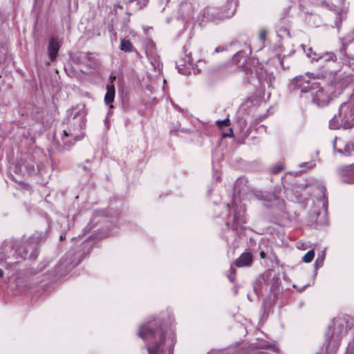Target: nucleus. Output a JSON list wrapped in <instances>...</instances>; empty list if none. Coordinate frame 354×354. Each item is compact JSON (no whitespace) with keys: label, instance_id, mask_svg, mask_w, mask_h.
<instances>
[{"label":"nucleus","instance_id":"5701e85b","mask_svg":"<svg viewBox=\"0 0 354 354\" xmlns=\"http://www.w3.org/2000/svg\"><path fill=\"white\" fill-rule=\"evenodd\" d=\"M185 55V62L190 66H193L194 59L192 57L191 52H188V49L185 47L184 48Z\"/></svg>","mask_w":354,"mask_h":354},{"label":"nucleus","instance_id":"bb28decb","mask_svg":"<svg viewBox=\"0 0 354 354\" xmlns=\"http://www.w3.org/2000/svg\"><path fill=\"white\" fill-rule=\"evenodd\" d=\"M235 269L233 267H230V274L228 275V278L231 281H234L235 279L234 274H235Z\"/></svg>","mask_w":354,"mask_h":354},{"label":"nucleus","instance_id":"4be33fe9","mask_svg":"<svg viewBox=\"0 0 354 354\" xmlns=\"http://www.w3.org/2000/svg\"><path fill=\"white\" fill-rule=\"evenodd\" d=\"M207 354H234V349H222V350H215L212 349Z\"/></svg>","mask_w":354,"mask_h":354},{"label":"nucleus","instance_id":"9d476101","mask_svg":"<svg viewBox=\"0 0 354 354\" xmlns=\"http://www.w3.org/2000/svg\"><path fill=\"white\" fill-rule=\"evenodd\" d=\"M247 55L244 51L237 52L233 57V62L238 66V68H241L245 72L247 75L253 74V69L250 64L246 61L245 57Z\"/></svg>","mask_w":354,"mask_h":354},{"label":"nucleus","instance_id":"393cba45","mask_svg":"<svg viewBox=\"0 0 354 354\" xmlns=\"http://www.w3.org/2000/svg\"><path fill=\"white\" fill-rule=\"evenodd\" d=\"M216 123L220 127H221L223 126L228 127L230 124V121L229 119L227 118L223 120H218L216 122Z\"/></svg>","mask_w":354,"mask_h":354},{"label":"nucleus","instance_id":"1a4fd4ad","mask_svg":"<svg viewBox=\"0 0 354 354\" xmlns=\"http://www.w3.org/2000/svg\"><path fill=\"white\" fill-rule=\"evenodd\" d=\"M337 174L342 182L354 183V163L339 167L337 169Z\"/></svg>","mask_w":354,"mask_h":354},{"label":"nucleus","instance_id":"423d86ee","mask_svg":"<svg viewBox=\"0 0 354 354\" xmlns=\"http://www.w3.org/2000/svg\"><path fill=\"white\" fill-rule=\"evenodd\" d=\"M312 102L318 107L327 106L331 100L330 92L321 86L320 83L313 84Z\"/></svg>","mask_w":354,"mask_h":354},{"label":"nucleus","instance_id":"ddd939ff","mask_svg":"<svg viewBox=\"0 0 354 354\" xmlns=\"http://www.w3.org/2000/svg\"><path fill=\"white\" fill-rule=\"evenodd\" d=\"M237 6L236 0H227L226 4L221 9L222 17H231L235 12Z\"/></svg>","mask_w":354,"mask_h":354},{"label":"nucleus","instance_id":"b1692460","mask_svg":"<svg viewBox=\"0 0 354 354\" xmlns=\"http://www.w3.org/2000/svg\"><path fill=\"white\" fill-rule=\"evenodd\" d=\"M315 257V252L314 250H309L304 257H303V261L305 263H310L313 261V258Z\"/></svg>","mask_w":354,"mask_h":354},{"label":"nucleus","instance_id":"c756f323","mask_svg":"<svg viewBox=\"0 0 354 354\" xmlns=\"http://www.w3.org/2000/svg\"><path fill=\"white\" fill-rule=\"evenodd\" d=\"M223 137H233L234 136V133H233L232 129L231 128H230L229 129V132L223 133Z\"/></svg>","mask_w":354,"mask_h":354},{"label":"nucleus","instance_id":"c03bdc74","mask_svg":"<svg viewBox=\"0 0 354 354\" xmlns=\"http://www.w3.org/2000/svg\"><path fill=\"white\" fill-rule=\"evenodd\" d=\"M316 354H322V353H316Z\"/></svg>","mask_w":354,"mask_h":354},{"label":"nucleus","instance_id":"37998d69","mask_svg":"<svg viewBox=\"0 0 354 354\" xmlns=\"http://www.w3.org/2000/svg\"><path fill=\"white\" fill-rule=\"evenodd\" d=\"M248 82H250V77H248Z\"/></svg>","mask_w":354,"mask_h":354},{"label":"nucleus","instance_id":"c85d7f7f","mask_svg":"<svg viewBox=\"0 0 354 354\" xmlns=\"http://www.w3.org/2000/svg\"><path fill=\"white\" fill-rule=\"evenodd\" d=\"M308 50H309L308 53H306L308 57H311L312 59H313V57H319L316 55L315 53H313V50L311 48H309Z\"/></svg>","mask_w":354,"mask_h":354},{"label":"nucleus","instance_id":"6e6552de","mask_svg":"<svg viewBox=\"0 0 354 354\" xmlns=\"http://www.w3.org/2000/svg\"><path fill=\"white\" fill-rule=\"evenodd\" d=\"M317 83V82L312 81L309 76L300 75L292 80L290 88L292 90L300 91L301 93L312 92L313 84Z\"/></svg>","mask_w":354,"mask_h":354},{"label":"nucleus","instance_id":"2f4dec72","mask_svg":"<svg viewBox=\"0 0 354 354\" xmlns=\"http://www.w3.org/2000/svg\"><path fill=\"white\" fill-rule=\"evenodd\" d=\"M323 260H324V259H323V258H322V259H319V258H318V259L315 261V266L316 268H317V267H318V263H319V262L320 263V264H322Z\"/></svg>","mask_w":354,"mask_h":354},{"label":"nucleus","instance_id":"f257e3e1","mask_svg":"<svg viewBox=\"0 0 354 354\" xmlns=\"http://www.w3.org/2000/svg\"><path fill=\"white\" fill-rule=\"evenodd\" d=\"M46 232H35L25 241L6 240L1 248L0 263L12 267L25 259L37 258L39 242L46 239Z\"/></svg>","mask_w":354,"mask_h":354},{"label":"nucleus","instance_id":"a878e982","mask_svg":"<svg viewBox=\"0 0 354 354\" xmlns=\"http://www.w3.org/2000/svg\"><path fill=\"white\" fill-rule=\"evenodd\" d=\"M205 65V62L202 59L198 60L195 64V66L198 70V72H200L201 71V69L204 68Z\"/></svg>","mask_w":354,"mask_h":354},{"label":"nucleus","instance_id":"f03ea898","mask_svg":"<svg viewBox=\"0 0 354 354\" xmlns=\"http://www.w3.org/2000/svg\"><path fill=\"white\" fill-rule=\"evenodd\" d=\"M138 335L149 342V354H173L176 342L174 333L168 330L160 319L142 324Z\"/></svg>","mask_w":354,"mask_h":354},{"label":"nucleus","instance_id":"a211bd4d","mask_svg":"<svg viewBox=\"0 0 354 354\" xmlns=\"http://www.w3.org/2000/svg\"><path fill=\"white\" fill-rule=\"evenodd\" d=\"M78 59L80 63L84 64L86 66H91L94 62V58L92 57L91 54L88 52L80 53Z\"/></svg>","mask_w":354,"mask_h":354},{"label":"nucleus","instance_id":"a18cd8bd","mask_svg":"<svg viewBox=\"0 0 354 354\" xmlns=\"http://www.w3.org/2000/svg\"><path fill=\"white\" fill-rule=\"evenodd\" d=\"M326 354H328V353H326Z\"/></svg>","mask_w":354,"mask_h":354},{"label":"nucleus","instance_id":"79ce46f5","mask_svg":"<svg viewBox=\"0 0 354 354\" xmlns=\"http://www.w3.org/2000/svg\"><path fill=\"white\" fill-rule=\"evenodd\" d=\"M226 207H227V209H230V205H229V204H227V205H226Z\"/></svg>","mask_w":354,"mask_h":354},{"label":"nucleus","instance_id":"39448f33","mask_svg":"<svg viewBox=\"0 0 354 354\" xmlns=\"http://www.w3.org/2000/svg\"><path fill=\"white\" fill-rule=\"evenodd\" d=\"M81 122L77 127L70 128L68 131L64 130L62 137L63 142V147L57 148V151L61 152L64 150H68L74 145L75 141L82 139L84 133L82 131L83 129L84 122L83 117L81 118Z\"/></svg>","mask_w":354,"mask_h":354},{"label":"nucleus","instance_id":"cd10ccee","mask_svg":"<svg viewBox=\"0 0 354 354\" xmlns=\"http://www.w3.org/2000/svg\"><path fill=\"white\" fill-rule=\"evenodd\" d=\"M267 34V31L264 29H261L259 32V38L262 42H264L266 40V36Z\"/></svg>","mask_w":354,"mask_h":354},{"label":"nucleus","instance_id":"dca6fc26","mask_svg":"<svg viewBox=\"0 0 354 354\" xmlns=\"http://www.w3.org/2000/svg\"><path fill=\"white\" fill-rule=\"evenodd\" d=\"M234 209L233 221L234 225H241L245 223L243 211L238 206L233 205Z\"/></svg>","mask_w":354,"mask_h":354},{"label":"nucleus","instance_id":"20e7f679","mask_svg":"<svg viewBox=\"0 0 354 354\" xmlns=\"http://www.w3.org/2000/svg\"><path fill=\"white\" fill-rule=\"evenodd\" d=\"M346 332V328L344 320L340 318L334 319L333 326H329L326 334V339L324 347H325L326 353L330 347L334 351L338 348L341 338Z\"/></svg>","mask_w":354,"mask_h":354},{"label":"nucleus","instance_id":"4468645a","mask_svg":"<svg viewBox=\"0 0 354 354\" xmlns=\"http://www.w3.org/2000/svg\"><path fill=\"white\" fill-rule=\"evenodd\" d=\"M106 92L104 95V102L110 108H113V102L115 99V86L112 83H109L106 85Z\"/></svg>","mask_w":354,"mask_h":354},{"label":"nucleus","instance_id":"e433bc0d","mask_svg":"<svg viewBox=\"0 0 354 354\" xmlns=\"http://www.w3.org/2000/svg\"><path fill=\"white\" fill-rule=\"evenodd\" d=\"M321 191H322V192H323V194H324V192L326 191V188H325V187H322L321 188Z\"/></svg>","mask_w":354,"mask_h":354},{"label":"nucleus","instance_id":"58836bf2","mask_svg":"<svg viewBox=\"0 0 354 354\" xmlns=\"http://www.w3.org/2000/svg\"><path fill=\"white\" fill-rule=\"evenodd\" d=\"M64 239V236L63 234H62V235L60 236V239H61V240H62V239Z\"/></svg>","mask_w":354,"mask_h":354},{"label":"nucleus","instance_id":"2eb2a0df","mask_svg":"<svg viewBox=\"0 0 354 354\" xmlns=\"http://www.w3.org/2000/svg\"><path fill=\"white\" fill-rule=\"evenodd\" d=\"M252 255L250 252H244L236 260L237 267L249 266L252 262Z\"/></svg>","mask_w":354,"mask_h":354},{"label":"nucleus","instance_id":"7ed1b4c3","mask_svg":"<svg viewBox=\"0 0 354 354\" xmlns=\"http://www.w3.org/2000/svg\"><path fill=\"white\" fill-rule=\"evenodd\" d=\"M354 127V104L351 99L342 103L338 112L329 121V128L333 130L351 129Z\"/></svg>","mask_w":354,"mask_h":354},{"label":"nucleus","instance_id":"f8f14e48","mask_svg":"<svg viewBox=\"0 0 354 354\" xmlns=\"http://www.w3.org/2000/svg\"><path fill=\"white\" fill-rule=\"evenodd\" d=\"M72 262L71 261L62 259L56 266L53 276L51 277V279L53 280L57 277L64 275L67 272Z\"/></svg>","mask_w":354,"mask_h":354},{"label":"nucleus","instance_id":"4c0bfd02","mask_svg":"<svg viewBox=\"0 0 354 354\" xmlns=\"http://www.w3.org/2000/svg\"><path fill=\"white\" fill-rule=\"evenodd\" d=\"M77 114H75V116H74V117H73V120H76V118H77Z\"/></svg>","mask_w":354,"mask_h":354},{"label":"nucleus","instance_id":"473e14b6","mask_svg":"<svg viewBox=\"0 0 354 354\" xmlns=\"http://www.w3.org/2000/svg\"><path fill=\"white\" fill-rule=\"evenodd\" d=\"M259 255L261 259H265L266 257V254L264 251H261Z\"/></svg>","mask_w":354,"mask_h":354},{"label":"nucleus","instance_id":"aec40b11","mask_svg":"<svg viewBox=\"0 0 354 354\" xmlns=\"http://www.w3.org/2000/svg\"><path fill=\"white\" fill-rule=\"evenodd\" d=\"M339 59L344 64L350 63V59L346 52V46L344 44H342V47L339 50Z\"/></svg>","mask_w":354,"mask_h":354},{"label":"nucleus","instance_id":"9b49d317","mask_svg":"<svg viewBox=\"0 0 354 354\" xmlns=\"http://www.w3.org/2000/svg\"><path fill=\"white\" fill-rule=\"evenodd\" d=\"M62 44L58 39V37H50L48 45V53L50 62L55 60Z\"/></svg>","mask_w":354,"mask_h":354},{"label":"nucleus","instance_id":"c9c22d12","mask_svg":"<svg viewBox=\"0 0 354 354\" xmlns=\"http://www.w3.org/2000/svg\"><path fill=\"white\" fill-rule=\"evenodd\" d=\"M3 275V272L1 269H0V277H2Z\"/></svg>","mask_w":354,"mask_h":354},{"label":"nucleus","instance_id":"0eeeda50","mask_svg":"<svg viewBox=\"0 0 354 354\" xmlns=\"http://www.w3.org/2000/svg\"><path fill=\"white\" fill-rule=\"evenodd\" d=\"M263 283L270 287V291L273 294L274 301L280 292L281 279L279 274L272 273V271L266 272L262 276Z\"/></svg>","mask_w":354,"mask_h":354},{"label":"nucleus","instance_id":"72a5a7b5","mask_svg":"<svg viewBox=\"0 0 354 354\" xmlns=\"http://www.w3.org/2000/svg\"><path fill=\"white\" fill-rule=\"evenodd\" d=\"M115 80V76H113V75H111L109 77V80H110V82L109 83H112L113 84V81Z\"/></svg>","mask_w":354,"mask_h":354},{"label":"nucleus","instance_id":"ea45409f","mask_svg":"<svg viewBox=\"0 0 354 354\" xmlns=\"http://www.w3.org/2000/svg\"><path fill=\"white\" fill-rule=\"evenodd\" d=\"M178 72L182 73V74H184V73L183 71H181V69L178 68Z\"/></svg>","mask_w":354,"mask_h":354},{"label":"nucleus","instance_id":"7c9ffc66","mask_svg":"<svg viewBox=\"0 0 354 354\" xmlns=\"http://www.w3.org/2000/svg\"><path fill=\"white\" fill-rule=\"evenodd\" d=\"M282 170V167L281 166H275L274 168H273V172L274 174H277V173H279L280 171Z\"/></svg>","mask_w":354,"mask_h":354},{"label":"nucleus","instance_id":"a19ab883","mask_svg":"<svg viewBox=\"0 0 354 354\" xmlns=\"http://www.w3.org/2000/svg\"><path fill=\"white\" fill-rule=\"evenodd\" d=\"M146 3H147V1L146 0H143V4L146 5Z\"/></svg>","mask_w":354,"mask_h":354},{"label":"nucleus","instance_id":"6ab92c4d","mask_svg":"<svg viewBox=\"0 0 354 354\" xmlns=\"http://www.w3.org/2000/svg\"><path fill=\"white\" fill-rule=\"evenodd\" d=\"M336 59H337V56L333 52H326L324 54H323L322 55L319 56L318 57H313V60H315L317 62L319 60H322L324 62H329V61L335 62Z\"/></svg>","mask_w":354,"mask_h":354},{"label":"nucleus","instance_id":"412c9836","mask_svg":"<svg viewBox=\"0 0 354 354\" xmlns=\"http://www.w3.org/2000/svg\"><path fill=\"white\" fill-rule=\"evenodd\" d=\"M120 49L124 52H131L133 51V46L129 40L122 39Z\"/></svg>","mask_w":354,"mask_h":354},{"label":"nucleus","instance_id":"f704fd0d","mask_svg":"<svg viewBox=\"0 0 354 354\" xmlns=\"http://www.w3.org/2000/svg\"><path fill=\"white\" fill-rule=\"evenodd\" d=\"M221 50V48L220 47H218L215 49V53H218Z\"/></svg>","mask_w":354,"mask_h":354},{"label":"nucleus","instance_id":"f3484780","mask_svg":"<svg viewBox=\"0 0 354 354\" xmlns=\"http://www.w3.org/2000/svg\"><path fill=\"white\" fill-rule=\"evenodd\" d=\"M335 151L342 156L349 157L354 155V141L347 143L343 149H337Z\"/></svg>","mask_w":354,"mask_h":354}]
</instances>
